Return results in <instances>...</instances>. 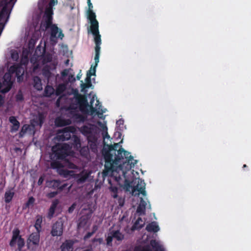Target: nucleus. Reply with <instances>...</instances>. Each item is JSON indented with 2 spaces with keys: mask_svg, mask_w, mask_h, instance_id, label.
<instances>
[{
  "mask_svg": "<svg viewBox=\"0 0 251 251\" xmlns=\"http://www.w3.org/2000/svg\"><path fill=\"white\" fill-rule=\"evenodd\" d=\"M16 100L17 101H22L24 100V97L22 94H18L16 96Z\"/></svg>",
  "mask_w": 251,
  "mask_h": 251,
  "instance_id": "53",
  "label": "nucleus"
},
{
  "mask_svg": "<svg viewBox=\"0 0 251 251\" xmlns=\"http://www.w3.org/2000/svg\"><path fill=\"white\" fill-rule=\"evenodd\" d=\"M82 83L81 84V86L82 90H84L85 88H88L90 87L91 86L92 83H88L87 82H86L85 83H84L82 81H81Z\"/></svg>",
  "mask_w": 251,
  "mask_h": 251,
  "instance_id": "50",
  "label": "nucleus"
},
{
  "mask_svg": "<svg viewBox=\"0 0 251 251\" xmlns=\"http://www.w3.org/2000/svg\"><path fill=\"white\" fill-rule=\"evenodd\" d=\"M75 206H76V204L75 203H73L68 209V212L69 213H72L74 209H75Z\"/></svg>",
  "mask_w": 251,
  "mask_h": 251,
  "instance_id": "52",
  "label": "nucleus"
},
{
  "mask_svg": "<svg viewBox=\"0 0 251 251\" xmlns=\"http://www.w3.org/2000/svg\"><path fill=\"white\" fill-rule=\"evenodd\" d=\"M63 232V222L58 220L52 226L50 233L52 236H60Z\"/></svg>",
  "mask_w": 251,
  "mask_h": 251,
  "instance_id": "14",
  "label": "nucleus"
},
{
  "mask_svg": "<svg viewBox=\"0 0 251 251\" xmlns=\"http://www.w3.org/2000/svg\"><path fill=\"white\" fill-rule=\"evenodd\" d=\"M43 222V217L42 215H37L36 217V221L34 224V227L37 231L41 232L42 226L41 225Z\"/></svg>",
  "mask_w": 251,
  "mask_h": 251,
  "instance_id": "24",
  "label": "nucleus"
},
{
  "mask_svg": "<svg viewBox=\"0 0 251 251\" xmlns=\"http://www.w3.org/2000/svg\"><path fill=\"white\" fill-rule=\"evenodd\" d=\"M4 80L3 81V85L6 84V87L4 88H2L0 92L2 93H6L9 92L11 89L12 85V82L11 80V77L10 76L8 75L7 77L6 75H5L4 76Z\"/></svg>",
  "mask_w": 251,
  "mask_h": 251,
  "instance_id": "21",
  "label": "nucleus"
},
{
  "mask_svg": "<svg viewBox=\"0 0 251 251\" xmlns=\"http://www.w3.org/2000/svg\"><path fill=\"white\" fill-rule=\"evenodd\" d=\"M92 34L94 36V42L96 44L95 48V56L94 58L95 65L93 67V68L96 69L98 63L99 62V58L100 54V45L101 44V36L100 34V32H92Z\"/></svg>",
  "mask_w": 251,
  "mask_h": 251,
  "instance_id": "8",
  "label": "nucleus"
},
{
  "mask_svg": "<svg viewBox=\"0 0 251 251\" xmlns=\"http://www.w3.org/2000/svg\"><path fill=\"white\" fill-rule=\"evenodd\" d=\"M33 87L37 90H41L42 89V84L41 79L38 76H35L33 77Z\"/></svg>",
  "mask_w": 251,
  "mask_h": 251,
  "instance_id": "28",
  "label": "nucleus"
},
{
  "mask_svg": "<svg viewBox=\"0 0 251 251\" xmlns=\"http://www.w3.org/2000/svg\"><path fill=\"white\" fill-rule=\"evenodd\" d=\"M54 213H55V211H54L53 210H52L49 208L48 212V214H47V218L49 219H52L54 216Z\"/></svg>",
  "mask_w": 251,
  "mask_h": 251,
  "instance_id": "49",
  "label": "nucleus"
},
{
  "mask_svg": "<svg viewBox=\"0 0 251 251\" xmlns=\"http://www.w3.org/2000/svg\"><path fill=\"white\" fill-rule=\"evenodd\" d=\"M102 241H103V240H102V238H98V239H97V242H98L100 244L102 243Z\"/></svg>",
  "mask_w": 251,
  "mask_h": 251,
  "instance_id": "58",
  "label": "nucleus"
},
{
  "mask_svg": "<svg viewBox=\"0 0 251 251\" xmlns=\"http://www.w3.org/2000/svg\"><path fill=\"white\" fill-rule=\"evenodd\" d=\"M146 229L149 232H157L159 230V227L156 223L153 222L149 224Z\"/></svg>",
  "mask_w": 251,
  "mask_h": 251,
  "instance_id": "25",
  "label": "nucleus"
},
{
  "mask_svg": "<svg viewBox=\"0 0 251 251\" xmlns=\"http://www.w3.org/2000/svg\"><path fill=\"white\" fill-rule=\"evenodd\" d=\"M40 232L37 231L30 234L27 240V246L28 249L34 250L39 245Z\"/></svg>",
  "mask_w": 251,
  "mask_h": 251,
  "instance_id": "9",
  "label": "nucleus"
},
{
  "mask_svg": "<svg viewBox=\"0 0 251 251\" xmlns=\"http://www.w3.org/2000/svg\"><path fill=\"white\" fill-rule=\"evenodd\" d=\"M29 128V126L28 125H24L19 133V137H22L26 133Z\"/></svg>",
  "mask_w": 251,
  "mask_h": 251,
  "instance_id": "37",
  "label": "nucleus"
},
{
  "mask_svg": "<svg viewBox=\"0 0 251 251\" xmlns=\"http://www.w3.org/2000/svg\"><path fill=\"white\" fill-rule=\"evenodd\" d=\"M20 230L18 228H15L12 231V238L9 242L10 246L13 247L15 246L17 241L18 250L19 251H21L25 245V240L20 235Z\"/></svg>",
  "mask_w": 251,
  "mask_h": 251,
  "instance_id": "6",
  "label": "nucleus"
},
{
  "mask_svg": "<svg viewBox=\"0 0 251 251\" xmlns=\"http://www.w3.org/2000/svg\"><path fill=\"white\" fill-rule=\"evenodd\" d=\"M88 177V175L87 174H80L78 178V182L79 183H83L86 180Z\"/></svg>",
  "mask_w": 251,
  "mask_h": 251,
  "instance_id": "42",
  "label": "nucleus"
},
{
  "mask_svg": "<svg viewBox=\"0 0 251 251\" xmlns=\"http://www.w3.org/2000/svg\"><path fill=\"white\" fill-rule=\"evenodd\" d=\"M73 145L74 148H75L76 150H78V149L80 148V140L79 138L76 135H75L73 137Z\"/></svg>",
  "mask_w": 251,
  "mask_h": 251,
  "instance_id": "34",
  "label": "nucleus"
},
{
  "mask_svg": "<svg viewBox=\"0 0 251 251\" xmlns=\"http://www.w3.org/2000/svg\"><path fill=\"white\" fill-rule=\"evenodd\" d=\"M88 146L93 153H96L98 151V135L94 136H89L88 139Z\"/></svg>",
  "mask_w": 251,
  "mask_h": 251,
  "instance_id": "15",
  "label": "nucleus"
},
{
  "mask_svg": "<svg viewBox=\"0 0 251 251\" xmlns=\"http://www.w3.org/2000/svg\"><path fill=\"white\" fill-rule=\"evenodd\" d=\"M11 57L14 61H17L19 59V54L17 51H13L11 53Z\"/></svg>",
  "mask_w": 251,
  "mask_h": 251,
  "instance_id": "47",
  "label": "nucleus"
},
{
  "mask_svg": "<svg viewBox=\"0 0 251 251\" xmlns=\"http://www.w3.org/2000/svg\"><path fill=\"white\" fill-rule=\"evenodd\" d=\"M90 70H91V73H93V66H91V67Z\"/></svg>",
  "mask_w": 251,
  "mask_h": 251,
  "instance_id": "60",
  "label": "nucleus"
},
{
  "mask_svg": "<svg viewBox=\"0 0 251 251\" xmlns=\"http://www.w3.org/2000/svg\"><path fill=\"white\" fill-rule=\"evenodd\" d=\"M146 205V202L144 200V199L142 198H141L140 203L138 206L136 210L137 213H138L139 215L145 214Z\"/></svg>",
  "mask_w": 251,
  "mask_h": 251,
  "instance_id": "22",
  "label": "nucleus"
},
{
  "mask_svg": "<svg viewBox=\"0 0 251 251\" xmlns=\"http://www.w3.org/2000/svg\"><path fill=\"white\" fill-rule=\"evenodd\" d=\"M73 243L70 241H66L61 246V251H72Z\"/></svg>",
  "mask_w": 251,
  "mask_h": 251,
  "instance_id": "26",
  "label": "nucleus"
},
{
  "mask_svg": "<svg viewBox=\"0 0 251 251\" xmlns=\"http://www.w3.org/2000/svg\"><path fill=\"white\" fill-rule=\"evenodd\" d=\"M44 181V178L42 176H40L38 181V184L41 185Z\"/></svg>",
  "mask_w": 251,
  "mask_h": 251,
  "instance_id": "55",
  "label": "nucleus"
},
{
  "mask_svg": "<svg viewBox=\"0 0 251 251\" xmlns=\"http://www.w3.org/2000/svg\"><path fill=\"white\" fill-rule=\"evenodd\" d=\"M97 229V227L96 226H94V227H93V230L92 232H89L88 233H87V234L84 236V239L86 240V239H89V238H90L92 235L96 232V230Z\"/></svg>",
  "mask_w": 251,
  "mask_h": 251,
  "instance_id": "46",
  "label": "nucleus"
},
{
  "mask_svg": "<svg viewBox=\"0 0 251 251\" xmlns=\"http://www.w3.org/2000/svg\"><path fill=\"white\" fill-rule=\"evenodd\" d=\"M150 245L154 251H165L163 247L155 240H151L150 241Z\"/></svg>",
  "mask_w": 251,
  "mask_h": 251,
  "instance_id": "27",
  "label": "nucleus"
},
{
  "mask_svg": "<svg viewBox=\"0 0 251 251\" xmlns=\"http://www.w3.org/2000/svg\"><path fill=\"white\" fill-rule=\"evenodd\" d=\"M80 77H81V75L79 76V75H77V76H76V78L78 80H79L80 78Z\"/></svg>",
  "mask_w": 251,
  "mask_h": 251,
  "instance_id": "61",
  "label": "nucleus"
},
{
  "mask_svg": "<svg viewBox=\"0 0 251 251\" xmlns=\"http://www.w3.org/2000/svg\"><path fill=\"white\" fill-rule=\"evenodd\" d=\"M79 117L80 118V120H82V121H83L84 120V117H83L81 115H79Z\"/></svg>",
  "mask_w": 251,
  "mask_h": 251,
  "instance_id": "59",
  "label": "nucleus"
},
{
  "mask_svg": "<svg viewBox=\"0 0 251 251\" xmlns=\"http://www.w3.org/2000/svg\"><path fill=\"white\" fill-rule=\"evenodd\" d=\"M44 121V117L43 114H40L38 116V121L39 122V125L41 126Z\"/></svg>",
  "mask_w": 251,
  "mask_h": 251,
  "instance_id": "51",
  "label": "nucleus"
},
{
  "mask_svg": "<svg viewBox=\"0 0 251 251\" xmlns=\"http://www.w3.org/2000/svg\"><path fill=\"white\" fill-rule=\"evenodd\" d=\"M49 28L50 30V36L52 38L56 37L57 34L59 32L58 37L62 39L64 35L62 33V30L59 29L56 25L51 24V25L50 26Z\"/></svg>",
  "mask_w": 251,
  "mask_h": 251,
  "instance_id": "19",
  "label": "nucleus"
},
{
  "mask_svg": "<svg viewBox=\"0 0 251 251\" xmlns=\"http://www.w3.org/2000/svg\"><path fill=\"white\" fill-rule=\"evenodd\" d=\"M53 15V11H51L49 9H45L40 25V28L42 31H46L51 25V24H52Z\"/></svg>",
  "mask_w": 251,
  "mask_h": 251,
  "instance_id": "7",
  "label": "nucleus"
},
{
  "mask_svg": "<svg viewBox=\"0 0 251 251\" xmlns=\"http://www.w3.org/2000/svg\"><path fill=\"white\" fill-rule=\"evenodd\" d=\"M58 193V192L57 191H54V192H51L50 193H48L47 195V196L49 198H52L55 197Z\"/></svg>",
  "mask_w": 251,
  "mask_h": 251,
  "instance_id": "48",
  "label": "nucleus"
},
{
  "mask_svg": "<svg viewBox=\"0 0 251 251\" xmlns=\"http://www.w3.org/2000/svg\"><path fill=\"white\" fill-rule=\"evenodd\" d=\"M65 86L64 85H63V84L58 85V86L56 87V90L55 91V95L57 96H60V95H61L63 93V92L65 91Z\"/></svg>",
  "mask_w": 251,
  "mask_h": 251,
  "instance_id": "35",
  "label": "nucleus"
},
{
  "mask_svg": "<svg viewBox=\"0 0 251 251\" xmlns=\"http://www.w3.org/2000/svg\"><path fill=\"white\" fill-rule=\"evenodd\" d=\"M4 101L2 96L0 95V107H1L3 104Z\"/></svg>",
  "mask_w": 251,
  "mask_h": 251,
  "instance_id": "57",
  "label": "nucleus"
},
{
  "mask_svg": "<svg viewBox=\"0 0 251 251\" xmlns=\"http://www.w3.org/2000/svg\"><path fill=\"white\" fill-rule=\"evenodd\" d=\"M55 90L52 86L47 85L45 89V96L47 97H50L54 94Z\"/></svg>",
  "mask_w": 251,
  "mask_h": 251,
  "instance_id": "32",
  "label": "nucleus"
},
{
  "mask_svg": "<svg viewBox=\"0 0 251 251\" xmlns=\"http://www.w3.org/2000/svg\"><path fill=\"white\" fill-rule=\"evenodd\" d=\"M51 67L48 65L44 66L42 70V75L48 83L54 79V75L51 72Z\"/></svg>",
  "mask_w": 251,
  "mask_h": 251,
  "instance_id": "17",
  "label": "nucleus"
},
{
  "mask_svg": "<svg viewBox=\"0 0 251 251\" xmlns=\"http://www.w3.org/2000/svg\"><path fill=\"white\" fill-rule=\"evenodd\" d=\"M96 70L95 68H93V73H91V70H89L87 73V76L85 78V81L86 82H87L88 83H91V76L92 75H96Z\"/></svg>",
  "mask_w": 251,
  "mask_h": 251,
  "instance_id": "36",
  "label": "nucleus"
},
{
  "mask_svg": "<svg viewBox=\"0 0 251 251\" xmlns=\"http://www.w3.org/2000/svg\"><path fill=\"white\" fill-rule=\"evenodd\" d=\"M59 203V201L58 199H55L53 201H52L50 207V209L52 210H53L54 211H55L56 207L58 204Z\"/></svg>",
  "mask_w": 251,
  "mask_h": 251,
  "instance_id": "40",
  "label": "nucleus"
},
{
  "mask_svg": "<svg viewBox=\"0 0 251 251\" xmlns=\"http://www.w3.org/2000/svg\"><path fill=\"white\" fill-rule=\"evenodd\" d=\"M80 154L82 156L87 157L89 155L90 149L88 146H83L78 149Z\"/></svg>",
  "mask_w": 251,
  "mask_h": 251,
  "instance_id": "31",
  "label": "nucleus"
},
{
  "mask_svg": "<svg viewBox=\"0 0 251 251\" xmlns=\"http://www.w3.org/2000/svg\"><path fill=\"white\" fill-rule=\"evenodd\" d=\"M145 225L141 217L138 218L133 225L131 227V230L134 231L135 230L140 229Z\"/></svg>",
  "mask_w": 251,
  "mask_h": 251,
  "instance_id": "23",
  "label": "nucleus"
},
{
  "mask_svg": "<svg viewBox=\"0 0 251 251\" xmlns=\"http://www.w3.org/2000/svg\"><path fill=\"white\" fill-rule=\"evenodd\" d=\"M80 132L88 138L89 136H94L97 135V128L93 125H84L79 128Z\"/></svg>",
  "mask_w": 251,
  "mask_h": 251,
  "instance_id": "11",
  "label": "nucleus"
},
{
  "mask_svg": "<svg viewBox=\"0 0 251 251\" xmlns=\"http://www.w3.org/2000/svg\"><path fill=\"white\" fill-rule=\"evenodd\" d=\"M55 123L57 126L61 127L69 125L71 121L69 120H66L61 118H57L55 121Z\"/></svg>",
  "mask_w": 251,
  "mask_h": 251,
  "instance_id": "29",
  "label": "nucleus"
},
{
  "mask_svg": "<svg viewBox=\"0 0 251 251\" xmlns=\"http://www.w3.org/2000/svg\"><path fill=\"white\" fill-rule=\"evenodd\" d=\"M74 128L72 126L65 127L58 131L56 138L59 141H64L70 139L71 133L74 132Z\"/></svg>",
  "mask_w": 251,
  "mask_h": 251,
  "instance_id": "12",
  "label": "nucleus"
},
{
  "mask_svg": "<svg viewBox=\"0 0 251 251\" xmlns=\"http://www.w3.org/2000/svg\"><path fill=\"white\" fill-rule=\"evenodd\" d=\"M97 239H98V238H94V239H93V242H97Z\"/></svg>",
  "mask_w": 251,
  "mask_h": 251,
  "instance_id": "64",
  "label": "nucleus"
},
{
  "mask_svg": "<svg viewBox=\"0 0 251 251\" xmlns=\"http://www.w3.org/2000/svg\"><path fill=\"white\" fill-rule=\"evenodd\" d=\"M124 121L123 120L120 119L119 120L117 121L116 124L117 125L120 126L121 125H123L124 124Z\"/></svg>",
  "mask_w": 251,
  "mask_h": 251,
  "instance_id": "56",
  "label": "nucleus"
},
{
  "mask_svg": "<svg viewBox=\"0 0 251 251\" xmlns=\"http://www.w3.org/2000/svg\"><path fill=\"white\" fill-rule=\"evenodd\" d=\"M0 5L3 6V7L0 12V23H2L5 24L8 20L11 10L7 7L5 0H2Z\"/></svg>",
  "mask_w": 251,
  "mask_h": 251,
  "instance_id": "13",
  "label": "nucleus"
},
{
  "mask_svg": "<svg viewBox=\"0 0 251 251\" xmlns=\"http://www.w3.org/2000/svg\"><path fill=\"white\" fill-rule=\"evenodd\" d=\"M134 251H152L149 246H144L142 248L141 247H136Z\"/></svg>",
  "mask_w": 251,
  "mask_h": 251,
  "instance_id": "41",
  "label": "nucleus"
},
{
  "mask_svg": "<svg viewBox=\"0 0 251 251\" xmlns=\"http://www.w3.org/2000/svg\"><path fill=\"white\" fill-rule=\"evenodd\" d=\"M75 99L76 102L78 104L81 110H83L84 109L89 106L92 113L96 112L97 109L93 106V103L95 100L94 97L91 99L90 105L88 104L86 97L84 95L77 94L75 95Z\"/></svg>",
  "mask_w": 251,
  "mask_h": 251,
  "instance_id": "5",
  "label": "nucleus"
},
{
  "mask_svg": "<svg viewBox=\"0 0 251 251\" xmlns=\"http://www.w3.org/2000/svg\"><path fill=\"white\" fill-rule=\"evenodd\" d=\"M125 185L127 188L132 187L133 195L138 196L140 194L144 196L146 195V184L143 180L139 177L134 178L131 182L126 178Z\"/></svg>",
  "mask_w": 251,
  "mask_h": 251,
  "instance_id": "2",
  "label": "nucleus"
},
{
  "mask_svg": "<svg viewBox=\"0 0 251 251\" xmlns=\"http://www.w3.org/2000/svg\"><path fill=\"white\" fill-rule=\"evenodd\" d=\"M100 107H101V105H100L99 107L98 108L99 110L98 111H97V114H98V116H99V115H102L103 113L104 112H105V111L102 110V109H101L100 111Z\"/></svg>",
  "mask_w": 251,
  "mask_h": 251,
  "instance_id": "54",
  "label": "nucleus"
},
{
  "mask_svg": "<svg viewBox=\"0 0 251 251\" xmlns=\"http://www.w3.org/2000/svg\"><path fill=\"white\" fill-rule=\"evenodd\" d=\"M104 147L101 151L102 155L105 161L104 169L102 173V176L105 178L116 171L117 168L122 170L126 178V172L123 170L125 166L126 170L129 171L134 167L137 161L130 155V152L125 150L119 143H115L113 145H106V138L110 139L107 131L102 133Z\"/></svg>",
  "mask_w": 251,
  "mask_h": 251,
  "instance_id": "1",
  "label": "nucleus"
},
{
  "mask_svg": "<svg viewBox=\"0 0 251 251\" xmlns=\"http://www.w3.org/2000/svg\"><path fill=\"white\" fill-rule=\"evenodd\" d=\"M97 103H98V104H96V106H97L98 105H99V100H97Z\"/></svg>",
  "mask_w": 251,
  "mask_h": 251,
  "instance_id": "62",
  "label": "nucleus"
},
{
  "mask_svg": "<svg viewBox=\"0 0 251 251\" xmlns=\"http://www.w3.org/2000/svg\"><path fill=\"white\" fill-rule=\"evenodd\" d=\"M9 121L12 124L10 127V131L11 132L17 131L20 127V123L17 120L16 117L13 116H10L9 118Z\"/></svg>",
  "mask_w": 251,
  "mask_h": 251,
  "instance_id": "20",
  "label": "nucleus"
},
{
  "mask_svg": "<svg viewBox=\"0 0 251 251\" xmlns=\"http://www.w3.org/2000/svg\"><path fill=\"white\" fill-rule=\"evenodd\" d=\"M52 56L51 54L48 53L44 55L43 57V63L44 64L49 63L52 61Z\"/></svg>",
  "mask_w": 251,
  "mask_h": 251,
  "instance_id": "38",
  "label": "nucleus"
},
{
  "mask_svg": "<svg viewBox=\"0 0 251 251\" xmlns=\"http://www.w3.org/2000/svg\"><path fill=\"white\" fill-rule=\"evenodd\" d=\"M247 167V166L246 165V164H244L243 166V168H246Z\"/></svg>",
  "mask_w": 251,
  "mask_h": 251,
  "instance_id": "63",
  "label": "nucleus"
},
{
  "mask_svg": "<svg viewBox=\"0 0 251 251\" xmlns=\"http://www.w3.org/2000/svg\"><path fill=\"white\" fill-rule=\"evenodd\" d=\"M63 161V163H61L59 161L53 160L50 163L51 167L52 169H59L64 167L71 169H75L77 168L76 165L69 161L68 159L66 158Z\"/></svg>",
  "mask_w": 251,
  "mask_h": 251,
  "instance_id": "10",
  "label": "nucleus"
},
{
  "mask_svg": "<svg viewBox=\"0 0 251 251\" xmlns=\"http://www.w3.org/2000/svg\"><path fill=\"white\" fill-rule=\"evenodd\" d=\"M113 238H114V237H113L112 234H110V235H108V236L107 237V238L106 239V244L107 246H112V242Z\"/></svg>",
  "mask_w": 251,
  "mask_h": 251,
  "instance_id": "45",
  "label": "nucleus"
},
{
  "mask_svg": "<svg viewBox=\"0 0 251 251\" xmlns=\"http://www.w3.org/2000/svg\"><path fill=\"white\" fill-rule=\"evenodd\" d=\"M113 237L118 241H122L124 239V235L119 230H113L110 232Z\"/></svg>",
  "mask_w": 251,
  "mask_h": 251,
  "instance_id": "30",
  "label": "nucleus"
},
{
  "mask_svg": "<svg viewBox=\"0 0 251 251\" xmlns=\"http://www.w3.org/2000/svg\"><path fill=\"white\" fill-rule=\"evenodd\" d=\"M67 186V183H62L59 180H52L49 181L48 186L59 192L64 189Z\"/></svg>",
  "mask_w": 251,
  "mask_h": 251,
  "instance_id": "16",
  "label": "nucleus"
},
{
  "mask_svg": "<svg viewBox=\"0 0 251 251\" xmlns=\"http://www.w3.org/2000/svg\"><path fill=\"white\" fill-rule=\"evenodd\" d=\"M9 71L12 74H15L16 77L19 80L20 77L24 74V69L20 64H16L10 66Z\"/></svg>",
  "mask_w": 251,
  "mask_h": 251,
  "instance_id": "18",
  "label": "nucleus"
},
{
  "mask_svg": "<svg viewBox=\"0 0 251 251\" xmlns=\"http://www.w3.org/2000/svg\"><path fill=\"white\" fill-rule=\"evenodd\" d=\"M14 193L11 191H6L4 194V201L6 203H9L12 200Z\"/></svg>",
  "mask_w": 251,
  "mask_h": 251,
  "instance_id": "33",
  "label": "nucleus"
},
{
  "mask_svg": "<svg viewBox=\"0 0 251 251\" xmlns=\"http://www.w3.org/2000/svg\"><path fill=\"white\" fill-rule=\"evenodd\" d=\"M53 157L57 161H64L71 152L70 146L67 144H57L51 149Z\"/></svg>",
  "mask_w": 251,
  "mask_h": 251,
  "instance_id": "3",
  "label": "nucleus"
},
{
  "mask_svg": "<svg viewBox=\"0 0 251 251\" xmlns=\"http://www.w3.org/2000/svg\"><path fill=\"white\" fill-rule=\"evenodd\" d=\"M55 4V1L54 0H50L48 5L45 8V9H49L51 11H53V6Z\"/></svg>",
  "mask_w": 251,
  "mask_h": 251,
  "instance_id": "43",
  "label": "nucleus"
},
{
  "mask_svg": "<svg viewBox=\"0 0 251 251\" xmlns=\"http://www.w3.org/2000/svg\"><path fill=\"white\" fill-rule=\"evenodd\" d=\"M110 191L112 193V196L114 198H117L118 197V188L116 186H110Z\"/></svg>",
  "mask_w": 251,
  "mask_h": 251,
  "instance_id": "39",
  "label": "nucleus"
},
{
  "mask_svg": "<svg viewBox=\"0 0 251 251\" xmlns=\"http://www.w3.org/2000/svg\"><path fill=\"white\" fill-rule=\"evenodd\" d=\"M34 202H35V199L32 197H30L25 203L26 207H29L30 206L33 205Z\"/></svg>",
  "mask_w": 251,
  "mask_h": 251,
  "instance_id": "44",
  "label": "nucleus"
},
{
  "mask_svg": "<svg viewBox=\"0 0 251 251\" xmlns=\"http://www.w3.org/2000/svg\"><path fill=\"white\" fill-rule=\"evenodd\" d=\"M88 8L87 10V18L90 23V30L91 32H99V22L96 19V15L93 10V6L91 0L87 1Z\"/></svg>",
  "mask_w": 251,
  "mask_h": 251,
  "instance_id": "4",
  "label": "nucleus"
}]
</instances>
